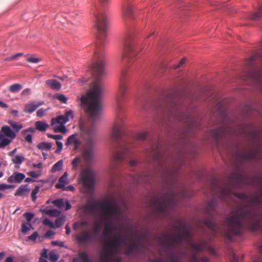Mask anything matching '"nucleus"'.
<instances>
[{
    "mask_svg": "<svg viewBox=\"0 0 262 262\" xmlns=\"http://www.w3.org/2000/svg\"><path fill=\"white\" fill-rule=\"evenodd\" d=\"M43 223L45 226H48L50 228L54 227V223L51 220H50L49 219H45L43 221Z\"/></svg>",
    "mask_w": 262,
    "mask_h": 262,
    "instance_id": "obj_58",
    "label": "nucleus"
},
{
    "mask_svg": "<svg viewBox=\"0 0 262 262\" xmlns=\"http://www.w3.org/2000/svg\"><path fill=\"white\" fill-rule=\"evenodd\" d=\"M54 98L57 99V100H58L63 103H67L68 101V98L66 96V95L61 93L56 94L54 96Z\"/></svg>",
    "mask_w": 262,
    "mask_h": 262,
    "instance_id": "obj_44",
    "label": "nucleus"
},
{
    "mask_svg": "<svg viewBox=\"0 0 262 262\" xmlns=\"http://www.w3.org/2000/svg\"><path fill=\"white\" fill-rule=\"evenodd\" d=\"M113 240L112 239L113 242L115 243V247L117 248L119 246H120L122 244H123L124 242L127 241V239L124 238L123 236H116L113 237L112 238ZM111 240V239H110Z\"/></svg>",
    "mask_w": 262,
    "mask_h": 262,
    "instance_id": "obj_33",
    "label": "nucleus"
},
{
    "mask_svg": "<svg viewBox=\"0 0 262 262\" xmlns=\"http://www.w3.org/2000/svg\"><path fill=\"white\" fill-rule=\"evenodd\" d=\"M49 124L46 121H38L35 122L36 128L41 132H45Z\"/></svg>",
    "mask_w": 262,
    "mask_h": 262,
    "instance_id": "obj_31",
    "label": "nucleus"
},
{
    "mask_svg": "<svg viewBox=\"0 0 262 262\" xmlns=\"http://www.w3.org/2000/svg\"><path fill=\"white\" fill-rule=\"evenodd\" d=\"M262 57V53H261ZM250 77L255 81L262 83V70H254L250 74Z\"/></svg>",
    "mask_w": 262,
    "mask_h": 262,
    "instance_id": "obj_23",
    "label": "nucleus"
},
{
    "mask_svg": "<svg viewBox=\"0 0 262 262\" xmlns=\"http://www.w3.org/2000/svg\"><path fill=\"white\" fill-rule=\"evenodd\" d=\"M93 76L97 80L105 74L104 63L102 61H97L91 67Z\"/></svg>",
    "mask_w": 262,
    "mask_h": 262,
    "instance_id": "obj_13",
    "label": "nucleus"
},
{
    "mask_svg": "<svg viewBox=\"0 0 262 262\" xmlns=\"http://www.w3.org/2000/svg\"><path fill=\"white\" fill-rule=\"evenodd\" d=\"M64 117H66L69 120L70 118L73 119L74 115L73 113V111L72 110H69L65 112L64 114L63 115Z\"/></svg>",
    "mask_w": 262,
    "mask_h": 262,
    "instance_id": "obj_63",
    "label": "nucleus"
},
{
    "mask_svg": "<svg viewBox=\"0 0 262 262\" xmlns=\"http://www.w3.org/2000/svg\"><path fill=\"white\" fill-rule=\"evenodd\" d=\"M48 109H44L43 108H39L36 112V116L39 117H42L48 111Z\"/></svg>",
    "mask_w": 262,
    "mask_h": 262,
    "instance_id": "obj_59",
    "label": "nucleus"
},
{
    "mask_svg": "<svg viewBox=\"0 0 262 262\" xmlns=\"http://www.w3.org/2000/svg\"><path fill=\"white\" fill-rule=\"evenodd\" d=\"M262 18V6H260L257 11L253 14L251 18L253 20H259Z\"/></svg>",
    "mask_w": 262,
    "mask_h": 262,
    "instance_id": "obj_42",
    "label": "nucleus"
},
{
    "mask_svg": "<svg viewBox=\"0 0 262 262\" xmlns=\"http://www.w3.org/2000/svg\"><path fill=\"white\" fill-rule=\"evenodd\" d=\"M261 209L256 208L250 210L246 207H239L237 211L227 219L228 231L227 237L231 240L233 235L241 236L244 233V227H246L252 231L262 230Z\"/></svg>",
    "mask_w": 262,
    "mask_h": 262,
    "instance_id": "obj_2",
    "label": "nucleus"
},
{
    "mask_svg": "<svg viewBox=\"0 0 262 262\" xmlns=\"http://www.w3.org/2000/svg\"><path fill=\"white\" fill-rule=\"evenodd\" d=\"M63 17L67 21L66 23L64 21H61L57 18H56V22H59L61 24L60 26L58 27L69 31L74 30L78 23L77 14L74 12H70L64 13Z\"/></svg>",
    "mask_w": 262,
    "mask_h": 262,
    "instance_id": "obj_10",
    "label": "nucleus"
},
{
    "mask_svg": "<svg viewBox=\"0 0 262 262\" xmlns=\"http://www.w3.org/2000/svg\"><path fill=\"white\" fill-rule=\"evenodd\" d=\"M2 139L0 140V148H4L5 147H6L7 145H8L11 142L12 140L7 138L5 137L4 136H3Z\"/></svg>",
    "mask_w": 262,
    "mask_h": 262,
    "instance_id": "obj_40",
    "label": "nucleus"
},
{
    "mask_svg": "<svg viewBox=\"0 0 262 262\" xmlns=\"http://www.w3.org/2000/svg\"><path fill=\"white\" fill-rule=\"evenodd\" d=\"M69 121V119L66 117H64L63 115H60L56 118H53L51 120V125L52 126L57 124H66Z\"/></svg>",
    "mask_w": 262,
    "mask_h": 262,
    "instance_id": "obj_27",
    "label": "nucleus"
},
{
    "mask_svg": "<svg viewBox=\"0 0 262 262\" xmlns=\"http://www.w3.org/2000/svg\"><path fill=\"white\" fill-rule=\"evenodd\" d=\"M25 174L21 172H15L13 174L10 176L7 179V181L9 183L13 182L20 183L23 180L25 179Z\"/></svg>",
    "mask_w": 262,
    "mask_h": 262,
    "instance_id": "obj_21",
    "label": "nucleus"
},
{
    "mask_svg": "<svg viewBox=\"0 0 262 262\" xmlns=\"http://www.w3.org/2000/svg\"><path fill=\"white\" fill-rule=\"evenodd\" d=\"M80 134L85 143L92 146L96 137V130L93 124L81 123L80 124Z\"/></svg>",
    "mask_w": 262,
    "mask_h": 262,
    "instance_id": "obj_9",
    "label": "nucleus"
},
{
    "mask_svg": "<svg viewBox=\"0 0 262 262\" xmlns=\"http://www.w3.org/2000/svg\"><path fill=\"white\" fill-rule=\"evenodd\" d=\"M52 144L49 142H41L37 145V147L41 150H50L52 148Z\"/></svg>",
    "mask_w": 262,
    "mask_h": 262,
    "instance_id": "obj_34",
    "label": "nucleus"
},
{
    "mask_svg": "<svg viewBox=\"0 0 262 262\" xmlns=\"http://www.w3.org/2000/svg\"><path fill=\"white\" fill-rule=\"evenodd\" d=\"M140 52L137 45L133 40L131 36L127 37L125 41L124 49L121 58L122 69L120 77L118 93L116 97V102L118 111H120L125 100L127 90L126 77L128 72L137 71L140 69L141 61L138 54Z\"/></svg>",
    "mask_w": 262,
    "mask_h": 262,
    "instance_id": "obj_1",
    "label": "nucleus"
},
{
    "mask_svg": "<svg viewBox=\"0 0 262 262\" xmlns=\"http://www.w3.org/2000/svg\"><path fill=\"white\" fill-rule=\"evenodd\" d=\"M56 143L57 146V149L56 150L55 152L56 153L59 154L63 148V143L59 141H56Z\"/></svg>",
    "mask_w": 262,
    "mask_h": 262,
    "instance_id": "obj_60",
    "label": "nucleus"
},
{
    "mask_svg": "<svg viewBox=\"0 0 262 262\" xmlns=\"http://www.w3.org/2000/svg\"><path fill=\"white\" fill-rule=\"evenodd\" d=\"M27 61L30 63H37L41 61V58L35 57H30L27 58Z\"/></svg>",
    "mask_w": 262,
    "mask_h": 262,
    "instance_id": "obj_57",
    "label": "nucleus"
},
{
    "mask_svg": "<svg viewBox=\"0 0 262 262\" xmlns=\"http://www.w3.org/2000/svg\"><path fill=\"white\" fill-rule=\"evenodd\" d=\"M123 16L124 19L132 18L134 16L132 10V6L127 0H124L123 6Z\"/></svg>",
    "mask_w": 262,
    "mask_h": 262,
    "instance_id": "obj_19",
    "label": "nucleus"
},
{
    "mask_svg": "<svg viewBox=\"0 0 262 262\" xmlns=\"http://www.w3.org/2000/svg\"><path fill=\"white\" fill-rule=\"evenodd\" d=\"M63 166V161L62 160L58 161L56 162L52 167L51 171L52 172H55L57 171H60L62 169Z\"/></svg>",
    "mask_w": 262,
    "mask_h": 262,
    "instance_id": "obj_39",
    "label": "nucleus"
},
{
    "mask_svg": "<svg viewBox=\"0 0 262 262\" xmlns=\"http://www.w3.org/2000/svg\"><path fill=\"white\" fill-rule=\"evenodd\" d=\"M249 201L254 206L258 207L262 204V197L260 195H256L254 196H250Z\"/></svg>",
    "mask_w": 262,
    "mask_h": 262,
    "instance_id": "obj_29",
    "label": "nucleus"
},
{
    "mask_svg": "<svg viewBox=\"0 0 262 262\" xmlns=\"http://www.w3.org/2000/svg\"><path fill=\"white\" fill-rule=\"evenodd\" d=\"M193 237L189 239V245L191 248L196 251H201L207 245V241L204 239H202L200 243H195L192 242Z\"/></svg>",
    "mask_w": 262,
    "mask_h": 262,
    "instance_id": "obj_20",
    "label": "nucleus"
},
{
    "mask_svg": "<svg viewBox=\"0 0 262 262\" xmlns=\"http://www.w3.org/2000/svg\"><path fill=\"white\" fill-rule=\"evenodd\" d=\"M123 133L122 130V126L121 124H116L113 127L111 135V140L117 144L118 146H121V144H124L123 147L121 151H117L115 155V158L118 160H125L128 156L132 154L130 147L127 143L123 141L122 138Z\"/></svg>",
    "mask_w": 262,
    "mask_h": 262,
    "instance_id": "obj_7",
    "label": "nucleus"
},
{
    "mask_svg": "<svg viewBox=\"0 0 262 262\" xmlns=\"http://www.w3.org/2000/svg\"><path fill=\"white\" fill-rule=\"evenodd\" d=\"M30 191V189L28 188V185H21L15 191V196H21L27 194Z\"/></svg>",
    "mask_w": 262,
    "mask_h": 262,
    "instance_id": "obj_28",
    "label": "nucleus"
},
{
    "mask_svg": "<svg viewBox=\"0 0 262 262\" xmlns=\"http://www.w3.org/2000/svg\"><path fill=\"white\" fill-rule=\"evenodd\" d=\"M217 206V200L216 199L213 198L210 200L207 204V209L214 210Z\"/></svg>",
    "mask_w": 262,
    "mask_h": 262,
    "instance_id": "obj_43",
    "label": "nucleus"
},
{
    "mask_svg": "<svg viewBox=\"0 0 262 262\" xmlns=\"http://www.w3.org/2000/svg\"><path fill=\"white\" fill-rule=\"evenodd\" d=\"M38 236V233L37 231L34 232L31 235L28 236V239L32 241H35L36 238Z\"/></svg>",
    "mask_w": 262,
    "mask_h": 262,
    "instance_id": "obj_64",
    "label": "nucleus"
},
{
    "mask_svg": "<svg viewBox=\"0 0 262 262\" xmlns=\"http://www.w3.org/2000/svg\"><path fill=\"white\" fill-rule=\"evenodd\" d=\"M83 156L88 161H91L94 158V152L92 149H86L83 151Z\"/></svg>",
    "mask_w": 262,
    "mask_h": 262,
    "instance_id": "obj_32",
    "label": "nucleus"
},
{
    "mask_svg": "<svg viewBox=\"0 0 262 262\" xmlns=\"http://www.w3.org/2000/svg\"><path fill=\"white\" fill-rule=\"evenodd\" d=\"M67 182V179L63 177H60L59 179L58 182L56 184L55 187L57 189H61L63 190L66 189V184Z\"/></svg>",
    "mask_w": 262,
    "mask_h": 262,
    "instance_id": "obj_35",
    "label": "nucleus"
},
{
    "mask_svg": "<svg viewBox=\"0 0 262 262\" xmlns=\"http://www.w3.org/2000/svg\"><path fill=\"white\" fill-rule=\"evenodd\" d=\"M59 258V255L57 253L53 251L50 253V259L52 262H56Z\"/></svg>",
    "mask_w": 262,
    "mask_h": 262,
    "instance_id": "obj_51",
    "label": "nucleus"
},
{
    "mask_svg": "<svg viewBox=\"0 0 262 262\" xmlns=\"http://www.w3.org/2000/svg\"><path fill=\"white\" fill-rule=\"evenodd\" d=\"M148 136V133L146 132H144L143 133H139L138 134L137 136V138L139 140H144L146 139Z\"/></svg>",
    "mask_w": 262,
    "mask_h": 262,
    "instance_id": "obj_54",
    "label": "nucleus"
},
{
    "mask_svg": "<svg viewBox=\"0 0 262 262\" xmlns=\"http://www.w3.org/2000/svg\"><path fill=\"white\" fill-rule=\"evenodd\" d=\"M53 203L60 209H62L64 207V202L62 199L55 200L54 201Z\"/></svg>",
    "mask_w": 262,
    "mask_h": 262,
    "instance_id": "obj_48",
    "label": "nucleus"
},
{
    "mask_svg": "<svg viewBox=\"0 0 262 262\" xmlns=\"http://www.w3.org/2000/svg\"><path fill=\"white\" fill-rule=\"evenodd\" d=\"M151 203L159 213H168L177 205V194L174 192H167L160 198L152 199Z\"/></svg>",
    "mask_w": 262,
    "mask_h": 262,
    "instance_id": "obj_6",
    "label": "nucleus"
},
{
    "mask_svg": "<svg viewBox=\"0 0 262 262\" xmlns=\"http://www.w3.org/2000/svg\"><path fill=\"white\" fill-rule=\"evenodd\" d=\"M22 88L23 86L21 84L17 83L11 85L9 86V90L11 92L15 93L18 92Z\"/></svg>",
    "mask_w": 262,
    "mask_h": 262,
    "instance_id": "obj_38",
    "label": "nucleus"
},
{
    "mask_svg": "<svg viewBox=\"0 0 262 262\" xmlns=\"http://www.w3.org/2000/svg\"><path fill=\"white\" fill-rule=\"evenodd\" d=\"M205 226L211 230L213 232H216L218 229V225L212 222L211 219H207L204 222Z\"/></svg>",
    "mask_w": 262,
    "mask_h": 262,
    "instance_id": "obj_30",
    "label": "nucleus"
},
{
    "mask_svg": "<svg viewBox=\"0 0 262 262\" xmlns=\"http://www.w3.org/2000/svg\"><path fill=\"white\" fill-rule=\"evenodd\" d=\"M28 223H30L34 216V214L33 212H27L24 214Z\"/></svg>",
    "mask_w": 262,
    "mask_h": 262,
    "instance_id": "obj_50",
    "label": "nucleus"
},
{
    "mask_svg": "<svg viewBox=\"0 0 262 262\" xmlns=\"http://www.w3.org/2000/svg\"><path fill=\"white\" fill-rule=\"evenodd\" d=\"M235 196L237 198L243 200H249L250 196L247 195L246 194L244 193H239L237 192L235 193Z\"/></svg>",
    "mask_w": 262,
    "mask_h": 262,
    "instance_id": "obj_49",
    "label": "nucleus"
},
{
    "mask_svg": "<svg viewBox=\"0 0 262 262\" xmlns=\"http://www.w3.org/2000/svg\"><path fill=\"white\" fill-rule=\"evenodd\" d=\"M46 84L50 88L56 91L59 90L61 88V83L56 79H48L46 81Z\"/></svg>",
    "mask_w": 262,
    "mask_h": 262,
    "instance_id": "obj_26",
    "label": "nucleus"
},
{
    "mask_svg": "<svg viewBox=\"0 0 262 262\" xmlns=\"http://www.w3.org/2000/svg\"><path fill=\"white\" fill-rule=\"evenodd\" d=\"M81 181L83 186L88 189L94 190L95 175L92 171L85 170L81 173Z\"/></svg>",
    "mask_w": 262,
    "mask_h": 262,
    "instance_id": "obj_12",
    "label": "nucleus"
},
{
    "mask_svg": "<svg viewBox=\"0 0 262 262\" xmlns=\"http://www.w3.org/2000/svg\"><path fill=\"white\" fill-rule=\"evenodd\" d=\"M231 191L229 188H226L222 190V194L224 199L229 197L230 195Z\"/></svg>",
    "mask_w": 262,
    "mask_h": 262,
    "instance_id": "obj_55",
    "label": "nucleus"
},
{
    "mask_svg": "<svg viewBox=\"0 0 262 262\" xmlns=\"http://www.w3.org/2000/svg\"><path fill=\"white\" fill-rule=\"evenodd\" d=\"M61 214V211L57 209H52L51 211L50 216L54 217H58Z\"/></svg>",
    "mask_w": 262,
    "mask_h": 262,
    "instance_id": "obj_61",
    "label": "nucleus"
},
{
    "mask_svg": "<svg viewBox=\"0 0 262 262\" xmlns=\"http://www.w3.org/2000/svg\"><path fill=\"white\" fill-rule=\"evenodd\" d=\"M121 208L119 205L118 209L117 210L118 214L113 216H110V215H105V213L103 214V219L107 221L106 224L104 227V233L105 236L106 237H110V233H112L116 228V225L114 223V220L116 217H118L120 214Z\"/></svg>",
    "mask_w": 262,
    "mask_h": 262,
    "instance_id": "obj_11",
    "label": "nucleus"
},
{
    "mask_svg": "<svg viewBox=\"0 0 262 262\" xmlns=\"http://www.w3.org/2000/svg\"><path fill=\"white\" fill-rule=\"evenodd\" d=\"M25 157L23 155H16L14 158H12L13 162L15 164H18V167H19L23 161L25 160Z\"/></svg>",
    "mask_w": 262,
    "mask_h": 262,
    "instance_id": "obj_41",
    "label": "nucleus"
},
{
    "mask_svg": "<svg viewBox=\"0 0 262 262\" xmlns=\"http://www.w3.org/2000/svg\"><path fill=\"white\" fill-rule=\"evenodd\" d=\"M106 245L107 247H111V249L105 252L102 260L104 262H112L115 257V243L111 239H106Z\"/></svg>",
    "mask_w": 262,
    "mask_h": 262,
    "instance_id": "obj_15",
    "label": "nucleus"
},
{
    "mask_svg": "<svg viewBox=\"0 0 262 262\" xmlns=\"http://www.w3.org/2000/svg\"><path fill=\"white\" fill-rule=\"evenodd\" d=\"M54 126V130L55 133H61L64 134L67 132V129L64 124H59V125H55Z\"/></svg>",
    "mask_w": 262,
    "mask_h": 262,
    "instance_id": "obj_37",
    "label": "nucleus"
},
{
    "mask_svg": "<svg viewBox=\"0 0 262 262\" xmlns=\"http://www.w3.org/2000/svg\"><path fill=\"white\" fill-rule=\"evenodd\" d=\"M101 92L102 86L99 81H97L86 94L81 96V107L91 117H97L101 110Z\"/></svg>",
    "mask_w": 262,
    "mask_h": 262,
    "instance_id": "obj_3",
    "label": "nucleus"
},
{
    "mask_svg": "<svg viewBox=\"0 0 262 262\" xmlns=\"http://www.w3.org/2000/svg\"><path fill=\"white\" fill-rule=\"evenodd\" d=\"M176 229L180 232L176 236H169L166 233L163 234V238L167 240L163 244L165 253L167 254L170 251H172L168 257L171 262H181V256L172 251V246L175 244H181L184 241H188L189 239L192 238V234L186 224H184L183 227H176Z\"/></svg>",
    "mask_w": 262,
    "mask_h": 262,
    "instance_id": "obj_4",
    "label": "nucleus"
},
{
    "mask_svg": "<svg viewBox=\"0 0 262 262\" xmlns=\"http://www.w3.org/2000/svg\"><path fill=\"white\" fill-rule=\"evenodd\" d=\"M64 223V217H58V218L55 221V224L57 228H59L62 226Z\"/></svg>",
    "mask_w": 262,
    "mask_h": 262,
    "instance_id": "obj_52",
    "label": "nucleus"
},
{
    "mask_svg": "<svg viewBox=\"0 0 262 262\" xmlns=\"http://www.w3.org/2000/svg\"><path fill=\"white\" fill-rule=\"evenodd\" d=\"M11 125V127L15 130L16 132L18 133L23 128L22 124H18L16 122L11 121L9 122Z\"/></svg>",
    "mask_w": 262,
    "mask_h": 262,
    "instance_id": "obj_45",
    "label": "nucleus"
},
{
    "mask_svg": "<svg viewBox=\"0 0 262 262\" xmlns=\"http://www.w3.org/2000/svg\"><path fill=\"white\" fill-rule=\"evenodd\" d=\"M40 189V186L38 185L35 186L34 189H33L31 192V195L32 200L33 202L35 201L37 199V194L38 193Z\"/></svg>",
    "mask_w": 262,
    "mask_h": 262,
    "instance_id": "obj_46",
    "label": "nucleus"
},
{
    "mask_svg": "<svg viewBox=\"0 0 262 262\" xmlns=\"http://www.w3.org/2000/svg\"><path fill=\"white\" fill-rule=\"evenodd\" d=\"M118 208L119 205L115 202L108 200L104 202L97 200L84 205L81 208L84 214H93L97 209H101L103 214L105 213V215L113 216L118 214Z\"/></svg>",
    "mask_w": 262,
    "mask_h": 262,
    "instance_id": "obj_5",
    "label": "nucleus"
},
{
    "mask_svg": "<svg viewBox=\"0 0 262 262\" xmlns=\"http://www.w3.org/2000/svg\"><path fill=\"white\" fill-rule=\"evenodd\" d=\"M45 103L43 101H32L30 103L26 104L24 112L27 114H32L38 107L42 105Z\"/></svg>",
    "mask_w": 262,
    "mask_h": 262,
    "instance_id": "obj_17",
    "label": "nucleus"
},
{
    "mask_svg": "<svg viewBox=\"0 0 262 262\" xmlns=\"http://www.w3.org/2000/svg\"><path fill=\"white\" fill-rule=\"evenodd\" d=\"M1 132H3V135L6 136L7 138L12 140L16 137L15 133L13 131L10 126H5L2 128Z\"/></svg>",
    "mask_w": 262,
    "mask_h": 262,
    "instance_id": "obj_24",
    "label": "nucleus"
},
{
    "mask_svg": "<svg viewBox=\"0 0 262 262\" xmlns=\"http://www.w3.org/2000/svg\"><path fill=\"white\" fill-rule=\"evenodd\" d=\"M47 136L49 138L55 140L56 141L61 140L63 138V136L61 135H53L50 133L47 134Z\"/></svg>",
    "mask_w": 262,
    "mask_h": 262,
    "instance_id": "obj_53",
    "label": "nucleus"
},
{
    "mask_svg": "<svg viewBox=\"0 0 262 262\" xmlns=\"http://www.w3.org/2000/svg\"><path fill=\"white\" fill-rule=\"evenodd\" d=\"M15 186L11 185H8L6 184H0V190H4L7 189H11L14 188Z\"/></svg>",
    "mask_w": 262,
    "mask_h": 262,
    "instance_id": "obj_62",
    "label": "nucleus"
},
{
    "mask_svg": "<svg viewBox=\"0 0 262 262\" xmlns=\"http://www.w3.org/2000/svg\"><path fill=\"white\" fill-rule=\"evenodd\" d=\"M77 135L76 134H73L71 136H70L67 140L66 145L69 146L72 143H73L74 140H75V138L76 137Z\"/></svg>",
    "mask_w": 262,
    "mask_h": 262,
    "instance_id": "obj_56",
    "label": "nucleus"
},
{
    "mask_svg": "<svg viewBox=\"0 0 262 262\" xmlns=\"http://www.w3.org/2000/svg\"><path fill=\"white\" fill-rule=\"evenodd\" d=\"M140 247L139 243H133L128 246L127 250L125 251L126 254H129L135 251H137Z\"/></svg>",
    "mask_w": 262,
    "mask_h": 262,
    "instance_id": "obj_36",
    "label": "nucleus"
},
{
    "mask_svg": "<svg viewBox=\"0 0 262 262\" xmlns=\"http://www.w3.org/2000/svg\"><path fill=\"white\" fill-rule=\"evenodd\" d=\"M108 0H98L91 10L93 15L94 27H107L108 21L104 12V3Z\"/></svg>",
    "mask_w": 262,
    "mask_h": 262,
    "instance_id": "obj_8",
    "label": "nucleus"
},
{
    "mask_svg": "<svg viewBox=\"0 0 262 262\" xmlns=\"http://www.w3.org/2000/svg\"><path fill=\"white\" fill-rule=\"evenodd\" d=\"M228 129L227 127L224 124H221L217 128L212 130V135L213 140L215 142H218L220 139L224 135H226Z\"/></svg>",
    "mask_w": 262,
    "mask_h": 262,
    "instance_id": "obj_16",
    "label": "nucleus"
},
{
    "mask_svg": "<svg viewBox=\"0 0 262 262\" xmlns=\"http://www.w3.org/2000/svg\"><path fill=\"white\" fill-rule=\"evenodd\" d=\"M31 228H32L33 227L31 223H24L21 225V231L23 233H26Z\"/></svg>",
    "mask_w": 262,
    "mask_h": 262,
    "instance_id": "obj_47",
    "label": "nucleus"
},
{
    "mask_svg": "<svg viewBox=\"0 0 262 262\" xmlns=\"http://www.w3.org/2000/svg\"><path fill=\"white\" fill-rule=\"evenodd\" d=\"M95 239V235L90 231L85 230L76 237V240L79 244L92 243Z\"/></svg>",
    "mask_w": 262,
    "mask_h": 262,
    "instance_id": "obj_14",
    "label": "nucleus"
},
{
    "mask_svg": "<svg viewBox=\"0 0 262 262\" xmlns=\"http://www.w3.org/2000/svg\"><path fill=\"white\" fill-rule=\"evenodd\" d=\"M247 177L241 173H238L234 178V181L237 186L245 185L247 184Z\"/></svg>",
    "mask_w": 262,
    "mask_h": 262,
    "instance_id": "obj_25",
    "label": "nucleus"
},
{
    "mask_svg": "<svg viewBox=\"0 0 262 262\" xmlns=\"http://www.w3.org/2000/svg\"><path fill=\"white\" fill-rule=\"evenodd\" d=\"M72 262H92L86 252H80L78 257H74Z\"/></svg>",
    "mask_w": 262,
    "mask_h": 262,
    "instance_id": "obj_22",
    "label": "nucleus"
},
{
    "mask_svg": "<svg viewBox=\"0 0 262 262\" xmlns=\"http://www.w3.org/2000/svg\"><path fill=\"white\" fill-rule=\"evenodd\" d=\"M260 155L258 150H254L247 154H241L238 155L239 159L243 161L247 160H256Z\"/></svg>",
    "mask_w": 262,
    "mask_h": 262,
    "instance_id": "obj_18",
    "label": "nucleus"
}]
</instances>
